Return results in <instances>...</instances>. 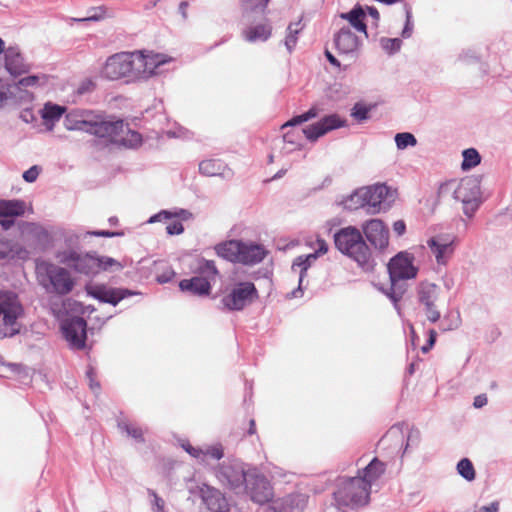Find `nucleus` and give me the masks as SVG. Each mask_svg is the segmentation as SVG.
Listing matches in <instances>:
<instances>
[{
  "label": "nucleus",
  "instance_id": "18",
  "mask_svg": "<svg viewBox=\"0 0 512 512\" xmlns=\"http://www.w3.org/2000/svg\"><path fill=\"white\" fill-rule=\"evenodd\" d=\"M346 126V120L342 119L337 114H331L323 117L318 122L307 126L302 129V133L305 137L314 142L326 133L341 127Z\"/></svg>",
  "mask_w": 512,
  "mask_h": 512
},
{
  "label": "nucleus",
  "instance_id": "39",
  "mask_svg": "<svg viewBox=\"0 0 512 512\" xmlns=\"http://www.w3.org/2000/svg\"><path fill=\"white\" fill-rule=\"evenodd\" d=\"M462 156H463V161L461 164V168L464 171L474 168L481 161V156H480L479 152L474 148L465 149L462 152Z\"/></svg>",
  "mask_w": 512,
  "mask_h": 512
},
{
  "label": "nucleus",
  "instance_id": "41",
  "mask_svg": "<svg viewBox=\"0 0 512 512\" xmlns=\"http://www.w3.org/2000/svg\"><path fill=\"white\" fill-rule=\"evenodd\" d=\"M318 112H319V110L316 107H311L307 112H305L301 115L294 116L292 119L287 121L282 126V128L284 129L287 127L296 126V125L302 124L306 121H309L310 119L317 117Z\"/></svg>",
  "mask_w": 512,
  "mask_h": 512
},
{
  "label": "nucleus",
  "instance_id": "52",
  "mask_svg": "<svg viewBox=\"0 0 512 512\" xmlns=\"http://www.w3.org/2000/svg\"><path fill=\"white\" fill-rule=\"evenodd\" d=\"M406 22L402 31L403 38H409L412 34L413 23H412V12L411 8L406 6Z\"/></svg>",
  "mask_w": 512,
  "mask_h": 512
},
{
  "label": "nucleus",
  "instance_id": "19",
  "mask_svg": "<svg viewBox=\"0 0 512 512\" xmlns=\"http://www.w3.org/2000/svg\"><path fill=\"white\" fill-rule=\"evenodd\" d=\"M200 494L202 501L211 512H229L228 502L218 489L203 485Z\"/></svg>",
  "mask_w": 512,
  "mask_h": 512
},
{
  "label": "nucleus",
  "instance_id": "5",
  "mask_svg": "<svg viewBox=\"0 0 512 512\" xmlns=\"http://www.w3.org/2000/svg\"><path fill=\"white\" fill-rule=\"evenodd\" d=\"M36 274L39 284L47 293L64 296L69 294L75 286V281L66 268L50 262L38 263Z\"/></svg>",
  "mask_w": 512,
  "mask_h": 512
},
{
  "label": "nucleus",
  "instance_id": "1",
  "mask_svg": "<svg viewBox=\"0 0 512 512\" xmlns=\"http://www.w3.org/2000/svg\"><path fill=\"white\" fill-rule=\"evenodd\" d=\"M165 62L160 55L149 57L141 52L118 53L106 60L102 76L108 80L123 77L148 78L157 74L158 67Z\"/></svg>",
  "mask_w": 512,
  "mask_h": 512
},
{
  "label": "nucleus",
  "instance_id": "17",
  "mask_svg": "<svg viewBox=\"0 0 512 512\" xmlns=\"http://www.w3.org/2000/svg\"><path fill=\"white\" fill-rule=\"evenodd\" d=\"M366 239L380 251L385 250L389 244V230L380 219H370L362 224Z\"/></svg>",
  "mask_w": 512,
  "mask_h": 512
},
{
  "label": "nucleus",
  "instance_id": "29",
  "mask_svg": "<svg viewBox=\"0 0 512 512\" xmlns=\"http://www.w3.org/2000/svg\"><path fill=\"white\" fill-rule=\"evenodd\" d=\"M241 241L229 240L215 246L216 254L230 262L238 263Z\"/></svg>",
  "mask_w": 512,
  "mask_h": 512
},
{
  "label": "nucleus",
  "instance_id": "49",
  "mask_svg": "<svg viewBox=\"0 0 512 512\" xmlns=\"http://www.w3.org/2000/svg\"><path fill=\"white\" fill-rule=\"evenodd\" d=\"M86 377L89 381L90 389L97 394L100 391V383L96 381V371L92 366H88Z\"/></svg>",
  "mask_w": 512,
  "mask_h": 512
},
{
  "label": "nucleus",
  "instance_id": "37",
  "mask_svg": "<svg viewBox=\"0 0 512 512\" xmlns=\"http://www.w3.org/2000/svg\"><path fill=\"white\" fill-rule=\"evenodd\" d=\"M66 109L63 106L46 103L42 109V118L46 123L54 124L65 113Z\"/></svg>",
  "mask_w": 512,
  "mask_h": 512
},
{
  "label": "nucleus",
  "instance_id": "9",
  "mask_svg": "<svg viewBox=\"0 0 512 512\" xmlns=\"http://www.w3.org/2000/svg\"><path fill=\"white\" fill-rule=\"evenodd\" d=\"M219 482L232 490L235 494H241L245 489L244 482L248 476V470L238 460L224 461L215 470Z\"/></svg>",
  "mask_w": 512,
  "mask_h": 512
},
{
  "label": "nucleus",
  "instance_id": "10",
  "mask_svg": "<svg viewBox=\"0 0 512 512\" xmlns=\"http://www.w3.org/2000/svg\"><path fill=\"white\" fill-rule=\"evenodd\" d=\"M56 258L61 264L73 268L76 272L85 275H95L99 273L98 256L90 253H79L73 249L58 251Z\"/></svg>",
  "mask_w": 512,
  "mask_h": 512
},
{
  "label": "nucleus",
  "instance_id": "22",
  "mask_svg": "<svg viewBox=\"0 0 512 512\" xmlns=\"http://www.w3.org/2000/svg\"><path fill=\"white\" fill-rule=\"evenodd\" d=\"M199 172L207 177L219 176L223 179H230L233 176L232 170L220 159H205L199 163Z\"/></svg>",
  "mask_w": 512,
  "mask_h": 512
},
{
  "label": "nucleus",
  "instance_id": "60",
  "mask_svg": "<svg viewBox=\"0 0 512 512\" xmlns=\"http://www.w3.org/2000/svg\"><path fill=\"white\" fill-rule=\"evenodd\" d=\"M265 512H288L287 509L284 506L283 501H273L271 505H269Z\"/></svg>",
  "mask_w": 512,
  "mask_h": 512
},
{
  "label": "nucleus",
  "instance_id": "27",
  "mask_svg": "<svg viewBox=\"0 0 512 512\" xmlns=\"http://www.w3.org/2000/svg\"><path fill=\"white\" fill-rule=\"evenodd\" d=\"M317 260V253H310L308 255H300L296 257L292 263V271H299V285L297 290L293 291V295L296 297L297 292L302 290V282L308 269Z\"/></svg>",
  "mask_w": 512,
  "mask_h": 512
},
{
  "label": "nucleus",
  "instance_id": "58",
  "mask_svg": "<svg viewBox=\"0 0 512 512\" xmlns=\"http://www.w3.org/2000/svg\"><path fill=\"white\" fill-rule=\"evenodd\" d=\"M458 59L463 62H471L476 61L478 57L473 49H466L459 54Z\"/></svg>",
  "mask_w": 512,
  "mask_h": 512
},
{
  "label": "nucleus",
  "instance_id": "59",
  "mask_svg": "<svg viewBox=\"0 0 512 512\" xmlns=\"http://www.w3.org/2000/svg\"><path fill=\"white\" fill-rule=\"evenodd\" d=\"M166 230L169 235H179L184 231V227L181 222H173L167 225Z\"/></svg>",
  "mask_w": 512,
  "mask_h": 512
},
{
  "label": "nucleus",
  "instance_id": "46",
  "mask_svg": "<svg viewBox=\"0 0 512 512\" xmlns=\"http://www.w3.org/2000/svg\"><path fill=\"white\" fill-rule=\"evenodd\" d=\"M370 108L361 103H356L352 108L351 116L362 122L369 118Z\"/></svg>",
  "mask_w": 512,
  "mask_h": 512
},
{
  "label": "nucleus",
  "instance_id": "62",
  "mask_svg": "<svg viewBox=\"0 0 512 512\" xmlns=\"http://www.w3.org/2000/svg\"><path fill=\"white\" fill-rule=\"evenodd\" d=\"M269 0H251L250 8L253 11H258L263 13L265 8L267 7Z\"/></svg>",
  "mask_w": 512,
  "mask_h": 512
},
{
  "label": "nucleus",
  "instance_id": "23",
  "mask_svg": "<svg viewBox=\"0 0 512 512\" xmlns=\"http://www.w3.org/2000/svg\"><path fill=\"white\" fill-rule=\"evenodd\" d=\"M238 263L254 265L261 262L266 256V250L260 244L244 243L241 241Z\"/></svg>",
  "mask_w": 512,
  "mask_h": 512
},
{
  "label": "nucleus",
  "instance_id": "12",
  "mask_svg": "<svg viewBox=\"0 0 512 512\" xmlns=\"http://www.w3.org/2000/svg\"><path fill=\"white\" fill-rule=\"evenodd\" d=\"M244 487L245 489L241 494H247L253 502L258 504L269 502L273 496L272 487L268 479L255 468L248 470Z\"/></svg>",
  "mask_w": 512,
  "mask_h": 512
},
{
  "label": "nucleus",
  "instance_id": "44",
  "mask_svg": "<svg viewBox=\"0 0 512 512\" xmlns=\"http://www.w3.org/2000/svg\"><path fill=\"white\" fill-rule=\"evenodd\" d=\"M189 214L187 210L181 209L179 212L173 214L170 211L162 210L159 213L153 215L149 219V223H155V222H161L164 220L171 219L173 217H182L183 219H186V215Z\"/></svg>",
  "mask_w": 512,
  "mask_h": 512
},
{
  "label": "nucleus",
  "instance_id": "13",
  "mask_svg": "<svg viewBox=\"0 0 512 512\" xmlns=\"http://www.w3.org/2000/svg\"><path fill=\"white\" fill-rule=\"evenodd\" d=\"M87 295L94 299L107 303L112 306L118 305V303L130 296L139 295V292L127 289V288H116L105 284H88L85 287Z\"/></svg>",
  "mask_w": 512,
  "mask_h": 512
},
{
  "label": "nucleus",
  "instance_id": "20",
  "mask_svg": "<svg viewBox=\"0 0 512 512\" xmlns=\"http://www.w3.org/2000/svg\"><path fill=\"white\" fill-rule=\"evenodd\" d=\"M365 191L368 193L365 194V202L366 211L369 214H376L382 210L383 202L385 201L389 189L385 184H376L374 186L364 187Z\"/></svg>",
  "mask_w": 512,
  "mask_h": 512
},
{
  "label": "nucleus",
  "instance_id": "35",
  "mask_svg": "<svg viewBox=\"0 0 512 512\" xmlns=\"http://www.w3.org/2000/svg\"><path fill=\"white\" fill-rule=\"evenodd\" d=\"M24 250L11 240L0 237V259H14L21 257Z\"/></svg>",
  "mask_w": 512,
  "mask_h": 512
},
{
  "label": "nucleus",
  "instance_id": "14",
  "mask_svg": "<svg viewBox=\"0 0 512 512\" xmlns=\"http://www.w3.org/2000/svg\"><path fill=\"white\" fill-rule=\"evenodd\" d=\"M439 294V286L430 282L420 283L417 289L418 301L423 306L427 320L431 323H436L441 318V313L436 306Z\"/></svg>",
  "mask_w": 512,
  "mask_h": 512
},
{
  "label": "nucleus",
  "instance_id": "56",
  "mask_svg": "<svg viewBox=\"0 0 512 512\" xmlns=\"http://www.w3.org/2000/svg\"><path fill=\"white\" fill-rule=\"evenodd\" d=\"M38 175H39L38 166H32L31 168H29L28 170H26L23 173V179L28 183H33L38 178Z\"/></svg>",
  "mask_w": 512,
  "mask_h": 512
},
{
  "label": "nucleus",
  "instance_id": "48",
  "mask_svg": "<svg viewBox=\"0 0 512 512\" xmlns=\"http://www.w3.org/2000/svg\"><path fill=\"white\" fill-rule=\"evenodd\" d=\"M141 141H142V137H141L140 133H138L136 131L128 130L127 137L122 139V144L126 147L133 148V147L138 146L141 143Z\"/></svg>",
  "mask_w": 512,
  "mask_h": 512
},
{
  "label": "nucleus",
  "instance_id": "7",
  "mask_svg": "<svg viewBox=\"0 0 512 512\" xmlns=\"http://www.w3.org/2000/svg\"><path fill=\"white\" fill-rule=\"evenodd\" d=\"M23 308L13 292H0V330L2 337H12L19 332L17 319L22 315Z\"/></svg>",
  "mask_w": 512,
  "mask_h": 512
},
{
  "label": "nucleus",
  "instance_id": "40",
  "mask_svg": "<svg viewBox=\"0 0 512 512\" xmlns=\"http://www.w3.org/2000/svg\"><path fill=\"white\" fill-rule=\"evenodd\" d=\"M118 427L122 432H125L129 437L133 438L135 441L139 443L145 442L143 431L141 428L125 421L119 422Z\"/></svg>",
  "mask_w": 512,
  "mask_h": 512
},
{
  "label": "nucleus",
  "instance_id": "57",
  "mask_svg": "<svg viewBox=\"0 0 512 512\" xmlns=\"http://www.w3.org/2000/svg\"><path fill=\"white\" fill-rule=\"evenodd\" d=\"M86 235L95 236V237L112 238V237L120 236V235H122V233L109 231V230H95V231L86 232Z\"/></svg>",
  "mask_w": 512,
  "mask_h": 512
},
{
  "label": "nucleus",
  "instance_id": "45",
  "mask_svg": "<svg viewBox=\"0 0 512 512\" xmlns=\"http://www.w3.org/2000/svg\"><path fill=\"white\" fill-rule=\"evenodd\" d=\"M381 45L386 52L394 54L400 50L402 41L399 38H382Z\"/></svg>",
  "mask_w": 512,
  "mask_h": 512
},
{
  "label": "nucleus",
  "instance_id": "8",
  "mask_svg": "<svg viewBox=\"0 0 512 512\" xmlns=\"http://www.w3.org/2000/svg\"><path fill=\"white\" fill-rule=\"evenodd\" d=\"M453 197L463 205V213L471 218L481 204V183L475 176L465 177L454 189Z\"/></svg>",
  "mask_w": 512,
  "mask_h": 512
},
{
  "label": "nucleus",
  "instance_id": "61",
  "mask_svg": "<svg viewBox=\"0 0 512 512\" xmlns=\"http://www.w3.org/2000/svg\"><path fill=\"white\" fill-rule=\"evenodd\" d=\"M39 77L36 75H30L19 80L18 85L23 87L34 86L38 83Z\"/></svg>",
  "mask_w": 512,
  "mask_h": 512
},
{
  "label": "nucleus",
  "instance_id": "51",
  "mask_svg": "<svg viewBox=\"0 0 512 512\" xmlns=\"http://www.w3.org/2000/svg\"><path fill=\"white\" fill-rule=\"evenodd\" d=\"M149 495L153 497L152 501V511L153 512H165V502L164 500L159 497L155 491L148 490Z\"/></svg>",
  "mask_w": 512,
  "mask_h": 512
},
{
  "label": "nucleus",
  "instance_id": "3",
  "mask_svg": "<svg viewBox=\"0 0 512 512\" xmlns=\"http://www.w3.org/2000/svg\"><path fill=\"white\" fill-rule=\"evenodd\" d=\"M335 247L344 255L353 259L358 265L370 270L374 266V260L369 246L366 244L362 233L354 226L339 229L334 234Z\"/></svg>",
  "mask_w": 512,
  "mask_h": 512
},
{
  "label": "nucleus",
  "instance_id": "2",
  "mask_svg": "<svg viewBox=\"0 0 512 512\" xmlns=\"http://www.w3.org/2000/svg\"><path fill=\"white\" fill-rule=\"evenodd\" d=\"M65 127L113 139L123 132L124 123L122 120L107 121L102 114L92 110L72 109L65 116Z\"/></svg>",
  "mask_w": 512,
  "mask_h": 512
},
{
  "label": "nucleus",
  "instance_id": "55",
  "mask_svg": "<svg viewBox=\"0 0 512 512\" xmlns=\"http://www.w3.org/2000/svg\"><path fill=\"white\" fill-rule=\"evenodd\" d=\"M436 338H437V333L434 329H430L428 331V340H427V343L421 347V351L423 353H427L429 352L432 347L435 345V342H436Z\"/></svg>",
  "mask_w": 512,
  "mask_h": 512
},
{
  "label": "nucleus",
  "instance_id": "42",
  "mask_svg": "<svg viewBox=\"0 0 512 512\" xmlns=\"http://www.w3.org/2000/svg\"><path fill=\"white\" fill-rule=\"evenodd\" d=\"M457 471L467 481L475 479V469L468 458H463L458 462Z\"/></svg>",
  "mask_w": 512,
  "mask_h": 512
},
{
  "label": "nucleus",
  "instance_id": "47",
  "mask_svg": "<svg viewBox=\"0 0 512 512\" xmlns=\"http://www.w3.org/2000/svg\"><path fill=\"white\" fill-rule=\"evenodd\" d=\"M98 261H99V272L101 270H104V271L109 270L113 266H115L117 270L122 269V265L114 258L107 257V256H101V257H98Z\"/></svg>",
  "mask_w": 512,
  "mask_h": 512
},
{
  "label": "nucleus",
  "instance_id": "30",
  "mask_svg": "<svg viewBox=\"0 0 512 512\" xmlns=\"http://www.w3.org/2000/svg\"><path fill=\"white\" fill-rule=\"evenodd\" d=\"M271 33L272 27L270 24H258L255 26H249L243 30V37L248 42H264L269 39Z\"/></svg>",
  "mask_w": 512,
  "mask_h": 512
},
{
  "label": "nucleus",
  "instance_id": "36",
  "mask_svg": "<svg viewBox=\"0 0 512 512\" xmlns=\"http://www.w3.org/2000/svg\"><path fill=\"white\" fill-rule=\"evenodd\" d=\"M439 321V329L442 332L456 330L460 327L462 322L459 311H449L443 316L442 319L440 318Z\"/></svg>",
  "mask_w": 512,
  "mask_h": 512
},
{
  "label": "nucleus",
  "instance_id": "63",
  "mask_svg": "<svg viewBox=\"0 0 512 512\" xmlns=\"http://www.w3.org/2000/svg\"><path fill=\"white\" fill-rule=\"evenodd\" d=\"M80 238H81L80 234H77L75 232H69L65 236V243L68 246L77 245L79 243Z\"/></svg>",
  "mask_w": 512,
  "mask_h": 512
},
{
  "label": "nucleus",
  "instance_id": "24",
  "mask_svg": "<svg viewBox=\"0 0 512 512\" xmlns=\"http://www.w3.org/2000/svg\"><path fill=\"white\" fill-rule=\"evenodd\" d=\"M335 46L340 53L349 54L358 49L359 39L349 27H343L334 37Z\"/></svg>",
  "mask_w": 512,
  "mask_h": 512
},
{
  "label": "nucleus",
  "instance_id": "34",
  "mask_svg": "<svg viewBox=\"0 0 512 512\" xmlns=\"http://www.w3.org/2000/svg\"><path fill=\"white\" fill-rule=\"evenodd\" d=\"M196 272L198 273V277H204L208 280L209 284L215 282L217 277L219 276V271L215 265L213 260H207L205 258H201L198 261V267Z\"/></svg>",
  "mask_w": 512,
  "mask_h": 512
},
{
  "label": "nucleus",
  "instance_id": "16",
  "mask_svg": "<svg viewBox=\"0 0 512 512\" xmlns=\"http://www.w3.org/2000/svg\"><path fill=\"white\" fill-rule=\"evenodd\" d=\"M455 236L438 234L427 240V246L439 265H446L454 253Z\"/></svg>",
  "mask_w": 512,
  "mask_h": 512
},
{
  "label": "nucleus",
  "instance_id": "31",
  "mask_svg": "<svg viewBox=\"0 0 512 512\" xmlns=\"http://www.w3.org/2000/svg\"><path fill=\"white\" fill-rule=\"evenodd\" d=\"M25 212V202L18 199L0 200V217H17Z\"/></svg>",
  "mask_w": 512,
  "mask_h": 512
},
{
  "label": "nucleus",
  "instance_id": "54",
  "mask_svg": "<svg viewBox=\"0 0 512 512\" xmlns=\"http://www.w3.org/2000/svg\"><path fill=\"white\" fill-rule=\"evenodd\" d=\"M436 338H437V333L434 329H430L428 331V340H427V343L421 347V351L423 353H427L429 352L432 347L435 345V342H436Z\"/></svg>",
  "mask_w": 512,
  "mask_h": 512
},
{
  "label": "nucleus",
  "instance_id": "53",
  "mask_svg": "<svg viewBox=\"0 0 512 512\" xmlns=\"http://www.w3.org/2000/svg\"><path fill=\"white\" fill-rule=\"evenodd\" d=\"M436 338H437V333L434 329H430L428 331V340H427V343L421 347V351L423 353H427L429 352L432 347L435 345V342H436Z\"/></svg>",
  "mask_w": 512,
  "mask_h": 512
},
{
  "label": "nucleus",
  "instance_id": "26",
  "mask_svg": "<svg viewBox=\"0 0 512 512\" xmlns=\"http://www.w3.org/2000/svg\"><path fill=\"white\" fill-rule=\"evenodd\" d=\"M181 446L188 454L201 462H204L207 456L216 460H220L224 456V450L221 444L207 447L205 450L193 447L188 441H183Z\"/></svg>",
  "mask_w": 512,
  "mask_h": 512
},
{
  "label": "nucleus",
  "instance_id": "50",
  "mask_svg": "<svg viewBox=\"0 0 512 512\" xmlns=\"http://www.w3.org/2000/svg\"><path fill=\"white\" fill-rule=\"evenodd\" d=\"M105 16V8L100 6L96 8H92L89 11V15L85 18L76 19L77 21H99L103 19Z\"/></svg>",
  "mask_w": 512,
  "mask_h": 512
},
{
  "label": "nucleus",
  "instance_id": "43",
  "mask_svg": "<svg viewBox=\"0 0 512 512\" xmlns=\"http://www.w3.org/2000/svg\"><path fill=\"white\" fill-rule=\"evenodd\" d=\"M395 143L398 149L403 150L409 146H415L417 144V140L413 134L409 132H402L395 135Z\"/></svg>",
  "mask_w": 512,
  "mask_h": 512
},
{
  "label": "nucleus",
  "instance_id": "6",
  "mask_svg": "<svg viewBox=\"0 0 512 512\" xmlns=\"http://www.w3.org/2000/svg\"><path fill=\"white\" fill-rule=\"evenodd\" d=\"M370 491L367 483L360 476L352 478H339L337 490L333 493L338 508L348 507L355 509L368 504Z\"/></svg>",
  "mask_w": 512,
  "mask_h": 512
},
{
  "label": "nucleus",
  "instance_id": "21",
  "mask_svg": "<svg viewBox=\"0 0 512 512\" xmlns=\"http://www.w3.org/2000/svg\"><path fill=\"white\" fill-rule=\"evenodd\" d=\"M5 53V67L12 75H21L29 71L30 65L25 61L17 46H10Z\"/></svg>",
  "mask_w": 512,
  "mask_h": 512
},
{
  "label": "nucleus",
  "instance_id": "38",
  "mask_svg": "<svg viewBox=\"0 0 512 512\" xmlns=\"http://www.w3.org/2000/svg\"><path fill=\"white\" fill-rule=\"evenodd\" d=\"M301 20H299L296 23H290L287 27V35L285 38V46L289 53H291L296 46L297 40H298V34L302 30Z\"/></svg>",
  "mask_w": 512,
  "mask_h": 512
},
{
  "label": "nucleus",
  "instance_id": "4",
  "mask_svg": "<svg viewBox=\"0 0 512 512\" xmlns=\"http://www.w3.org/2000/svg\"><path fill=\"white\" fill-rule=\"evenodd\" d=\"M413 261L414 256L411 253L401 251L392 257L387 265L391 285L385 294L394 303L395 308L406 291L401 281L415 278L417 275L418 269L414 266Z\"/></svg>",
  "mask_w": 512,
  "mask_h": 512
},
{
  "label": "nucleus",
  "instance_id": "32",
  "mask_svg": "<svg viewBox=\"0 0 512 512\" xmlns=\"http://www.w3.org/2000/svg\"><path fill=\"white\" fill-rule=\"evenodd\" d=\"M367 193L368 192L365 191L364 187L356 189L353 193L343 198L339 204L342 205L344 209L350 211L357 210L359 208L366 209L367 202H365V194Z\"/></svg>",
  "mask_w": 512,
  "mask_h": 512
},
{
  "label": "nucleus",
  "instance_id": "25",
  "mask_svg": "<svg viewBox=\"0 0 512 512\" xmlns=\"http://www.w3.org/2000/svg\"><path fill=\"white\" fill-rule=\"evenodd\" d=\"M179 288L194 296H207L211 291V284L204 277L194 276L179 282Z\"/></svg>",
  "mask_w": 512,
  "mask_h": 512
},
{
  "label": "nucleus",
  "instance_id": "33",
  "mask_svg": "<svg viewBox=\"0 0 512 512\" xmlns=\"http://www.w3.org/2000/svg\"><path fill=\"white\" fill-rule=\"evenodd\" d=\"M364 10L361 6H355L347 13H342L341 18L346 19L359 32H363L367 36V26L364 23Z\"/></svg>",
  "mask_w": 512,
  "mask_h": 512
},
{
  "label": "nucleus",
  "instance_id": "11",
  "mask_svg": "<svg viewBox=\"0 0 512 512\" xmlns=\"http://www.w3.org/2000/svg\"><path fill=\"white\" fill-rule=\"evenodd\" d=\"M258 297V291L252 282H240L222 297L221 304L229 311H241Z\"/></svg>",
  "mask_w": 512,
  "mask_h": 512
},
{
  "label": "nucleus",
  "instance_id": "15",
  "mask_svg": "<svg viewBox=\"0 0 512 512\" xmlns=\"http://www.w3.org/2000/svg\"><path fill=\"white\" fill-rule=\"evenodd\" d=\"M87 323L82 317H73L62 325L63 335L70 347L82 350L86 346Z\"/></svg>",
  "mask_w": 512,
  "mask_h": 512
},
{
  "label": "nucleus",
  "instance_id": "64",
  "mask_svg": "<svg viewBox=\"0 0 512 512\" xmlns=\"http://www.w3.org/2000/svg\"><path fill=\"white\" fill-rule=\"evenodd\" d=\"M175 276V272L173 270L166 271L161 275L157 276V281L161 284L170 282Z\"/></svg>",
  "mask_w": 512,
  "mask_h": 512
},
{
  "label": "nucleus",
  "instance_id": "28",
  "mask_svg": "<svg viewBox=\"0 0 512 512\" xmlns=\"http://www.w3.org/2000/svg\"><path fill=\"white\" fill-rule=\"evenodd\" d=\"M386 465L378 458H373L359 475L367 483V489L371 492V485L378 480L385 472Z\"/></svg>",
  "mask_w": 512,
  "mask_h": 512
}]
</instances>
